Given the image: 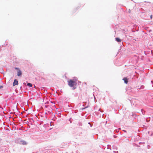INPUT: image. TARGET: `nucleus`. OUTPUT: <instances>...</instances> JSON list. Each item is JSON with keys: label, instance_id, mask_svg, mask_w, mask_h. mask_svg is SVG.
Returning <instances> with one entry per match:
<instances>
[{"label": "nucleus", "instance_id": "393cba45", "mask_svg": "<svg viewBox=\"0 0 153 153\" xmlns=\"http://www.w3.org/2000/svg\"><path fill=\"white\" fill-rule=\"evenodd\" d=\"M132 31L133 32H135V31H134V30H132Z\"/></svg>", "mask_w": 153, "mask_h": 153}, {"label": "nucleus", "instance_id": "2eb2a0df", "mask_svg": "<svg viewBox=\"0 0 153 153\" xmlns=\"http://www.w3.org/2000/svg\"><path fill=\"white\" fill-rule=\"evenodd\" d=\"M98 111H100L101 112H102L103 111L100 108L99 109Z\"/></svg>", "mask_w": 153, "mask_h": 153}, {"label": "nucleus", "instance_id": "bb28decb", "mask_svg": "<svg viewBox=\"0 0 153 153\" xmlns=\"http://www.w3.org/2000/svg\"><path fill=\"white\" fill-rule=\"evenodd\" d=\"M32 120H33V118H32Z\"/></svg>", "mask_w": 153, "mask_h": 153}, {"label": "nucleus", "instance_id": "a211bd4d", "mask_svg": "<svg viewBox=\"0 0 153 153\" xmlns=\"http://www.w3.org/2000/svg\"><path fill=\"white\" fill-rule=\"evenodd\" d=\"M114 138H116L117 137V136H116V135H114Z\"/></svg>", "mask_w": 153, "mask_h": 153}, {"label": "nucleus", "instance_id": "7ed1b4c3", "mask_svg": "<svg viewBox=\"0 0 153 153\" xmlns=\"http://www.w3.org/2000/svg\"><path fill=\"white\" fill-rule=\"evenodd\" d=\"M22 74V71L20 69L17 71V75L18 76H21Z\"/></svg>", "mask_w": 153, "mask_h": 153}, {"label": "nucleus", "instance_id": "4468645a", "mask_svg": "<svg viewBox=\"0 0 153 153\" xmlns=\"http://www.w3.org/2000/svg\"><path fill=\"white\" fill-rule=\"evenodd\" d=\"M14 69L17 70H19L20 69L19 68L16 67L14 68Z\"/></svg>", "mask_w": 153, "mask_h": 153}, {"label": "nucleus", "instance_id": "c756f323", "mask_svg": "<svg viewBox=\"0 0 153 153\" xmlns=\"http://www.w3.org/2000/svg\"><path fill=\"white\" fill-rule=\"evenodd\" d=\"M153 118V117H152Z\"/></svg>", "mask_w": 153, "mask_h": 153}, {"label": "nucleus", "instance_id": "ddd939ff", "mask_svg": "<svg viewBox=\"0 0 153 153\" xmlns=\"http://www.w3.org/2000/svg\"><path fill=\"white\" fill-rule=\"evenodd\" d=\"M88 124H89L90 125V126L91 127H92V126H93V125H92V124H91L90 123V122H88Z\"/></svg>", "mask_w": 153, "mask_h": 153}, {"label": "nucleus", "instance_id": "20e7f679", "mask_svg": "<svg viewBox=\"0 0 153 153\" xmlns=\"http://www.w3.org/2000/svg\"><path fill=\"white\" fill-rule=\"evenodd\" d=\"M18 84V81L16 79H15L13 82V86H15Z\"/></svg>", "mask_w": 153, "mask_h": 153}, {"label": "nucleus", "instance_id": "f3484780", "mask_svg": "<svg viewBox=\"0 0 153 153\" xmlns=\"http://www.w3.org/2000/svg\"><path fill=\"white\" fill-rule=\"evenodd\" d=\"M3 88V86L2 85H0V89L1 88Z\"/></svg>", "mask_w": 153, "mask_h": 153}, {"label": "nucleus", "instance_id": "0eeeda50", "mask_svg": "<svg viewBox=\"0 0 153 153\" xmlns=\"http://www.w3.org/2000/svg\"><path fill=\"white\" fill-rule=\"evenodd\" d=\"M144 88V86L143 85H141L140 87L139 86H138V88H137V90L138 89H143Z\"/></svg>", "mask_w": 153, "mask_h": 153}, {"label": "nucleus", "instance_id": "f257e3e1", "mask_svg": "<svg viewBox=\"0 0 153 153\" xmlns=\"http://www.w3.org/2000/svg\"><path fill=\"white\" fill-rule=\"evenodd\" d=\"M76 80L74 79H71L68 81V85L71 87H73L72 89L74 90L76 87L75 86L77 84Z\"/></svg>", "mask_w": 153, "mask_h": 153}, {"label": "nucleus", "instance_id": "6ab92c4d", "mask_svg": "<svg viewBox=\"0 0 153 153\" xmlns=\"http://www.w3.org/2000/svg\"><path fill=\"white\" fill-rule=\"evenodd\" d=\"M20 89L22 90V86H21L20 87Z\"/></svg>", "mask_w": 153, "mask_h": 153}, {"label": "nucleus", "instance_id": "a878e982", "mask_svg": "<svg viewBox=\"0 0 153 153\" xmlns=\"http://www.w3.org/2000/svg\"><path fill=\"white\" fill-rule=\"evenodd\" d=\"M3 50H4V49H5L4 48H3Z\"/></svg>", "mask_w": 153, "mask_h": 153}, {"label": "nucleus", "instance_id": "423d86ee", "mask_svg": "<svg viewBox=\"0 0 153 153\" xmlns=\"http://www.w3.org/2000/svg\"><path fill=\"white\" fill-rule=\"evenodd\" d=\"M115 41L118 42H121V39L118 37H117L115 38Z\"/></svg>", "mask_w": 153, "mask_h": 153}, {"label": "nucleus", "instance_id": "b1692460", "mask_svg": "<svg viewBox=\"0 0 153 153\" xmlns=\"http://www.w3.org/2000/svg\"><path fill=\"white\" fill-rule=\"evenodd\" d=\"M150 18H152V15H151L150 16Z\"/></svg>", "mask_w": 153, "mask_h": 153}, {"label": "nucleus", "instance_id": "cd10ccee", "mask_svg": "<svg viewBox=\"0 0 153 153\" xmlns=\"http://www.w3.org/2000/svg\"><path fill=\"white\" fill-rule=\"evenodd\" d=\"M2 108V109H3V108Z\"/></svg>", "mask_w": 153, "mask_h": 153}, {"label": "nucleus", "instance_id": "4be33fe9", "mask_svg": "<svg viewBox=\"0 0 153 153\" xmlns=\"http://www.w3.org/2000/svg\"><path fill=\"white\" fill-rule=\"evenodd\" d=\"M23 84L24 85H26V84L25 82H24L23 83Z\"/></svg>", "mask_w": 153, "mask_h": 153}, {"label": "nucleus", "instance_id": "39448f33", "mask_svg": "<svg viewBox=\"0 0 153 153\" xmlns=\"http://www.w3.org/2000/svg\"><path fill=\"white\" fill-rule=\"evenodd\" d=\"M123 80L124 81V82L125 84H127L128 83V79L127 77H125L123 78Z\"/></svg>", "mask_w": 153, "mask_h": 153}, {"label": "nucleus", "instance_id": "f03ea898", "mask_svg": "<svg viewBox=\"0 0 153 153\" xmlns=\"http://www.w3.org/2000/svg\"><path fill=\"white\" fill-rule=\"evenodd\" d=\"M19 142L20 144L23 145H26L27 144V143L26 141L21 139L19 140Z\"/></svg>", "mask_w": 153, "mask_h": 153}, {"label": "nucleus", "instance_id": "f8f14e48", "mask_svg": "<svg viewBox=\"0 0 153 153\" xmlns=\"http://www.w3.org/2000/svg\"><path fill=\"white\" fill-rule=\"evenodd\" d=\"M83 104L82 105V106H85L86 105V102H83Z\"/></svg>", "mask_w": 153, "mask_h": 153}, {"label": "nucleus", "instance_id": "9b49d317", "mask_svg": "<svg viewBox=\"0 0 153 153\" xmlns=\"http://www.w3.org/2000/svg\"><path fill=\"white\" fill-rule=\"evenodd\" d=\"M88 107H89V105H88H88H87L86 106H85V107L82 108V110H84V109H85L86 108H88Z\"/></svg>", "mask_w": 153, "mask_h": 153}, {"label": "nucleus", "instance_id": "412c9836", "mask_svg": "<svg viewBox=\"0 0 153 153\" xmlns=\"http://www.w3.org/2000/svg\"><path fill=\"white\" fill-rule=\"evenodd\" d=\"M136 146H137V147H139L140 146H139V145H137Z\"/></svg>", "mask_w": 153, "mask_h": 153}, {"label": "nucleus", "instance_id": "6e6552de", "mask_svg": "<svg viewBox=\"0 0 153 153\" xmlns=\"http://www.w3.org/2000/svg\"><path fill=\"white\" fill-rule=\"evenodd\" d=\"M27 85L30 87H31L32 86V84L29 82H27Z\"/></svg>", "mask_w": 153, "mask_h": 153}, {"label": "nucleus", "instance_id": "aec40b11", "mask_svg": "<svg viewBox=\"0 0 153 153\" xmlns=\"http://www.w3.org/2000/svg\"><path fill=\"white\" fill-rule=\"evenodd\" d=\"M142 143V142H139V144H142V143Z\"/></svg>", "mask_w": 153, "mask_h": 153}, {"label": "nucleus", "instance_id": "dca6fc26", "mask_svg": "<svg viewBox=\"0 0 153 153\" xmlns=\"http://www.w3.org/2000/svg\"><path fill=\"white\" fill-rule=\"evenodd\" d=\"M141 112H142V114L144 115V114H145V112H144L143 113V110L142 109H141Z\"/></svg>", "mask_w": 153, "mask_h": 153}, {"label": "nucleus", "instance_id": "5701e85b", "mask_svg": "<svg viewBox=\"0 0 153 153\" xmlns=\"http://www.w3.org/2000/svg\"><path fill=\"white\" fill-rule=\"evenodd\" d=\"M123 131L125 132H126V130H124Z\"/></svg>", "mask_w": 153, "mask_h": 153}, {"label": "nucleus", "instance_id": "9d476101", "mask_svg": "<svg viewBox=\"0 0 153 153\" xmlns=\"http://www.w3.org/2000/svg\"><path fill=\"white\" fill-rule=\"evenodd\" d=\"M82 124L81 122H78V125L80 126H82Z\"/></svg>", "mask_w": 153, "mask_h": 153}, {"label": "nucleus", "instance_id": "1a4fd4ad", "mask_svg": "<svg viewBox=\"0 0 153 153\" xmlns=\"http://www.w3.org/2000/svg\"><path fill=\"white\" fill-rule=\"evenodd\" d=\"M7 45V44H4V45H1L0 46V51H1V50H2V49H1V48L2 47H3V46H5L6 45Z\"/></svg>", "mask_w": 153, "mask_h": 153}, {"label": "nucleus", "instance_id": "c85d7f7f", "mask_svg": "<svg viewBox=\"0 0 153 153\" xmlns=\"http://www.w3.org/2000/svg\"><path fill=\"white\" fill-rule=\"evenodd\" d=\"M117 152V153H118V152Z\"/></svg>", "mask_w": 153, "mask_h": 153}]
</instances>
